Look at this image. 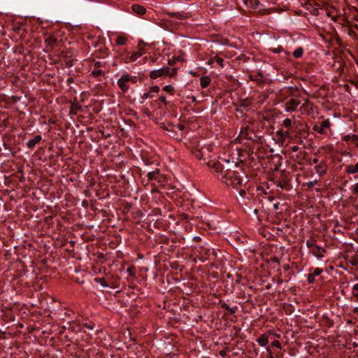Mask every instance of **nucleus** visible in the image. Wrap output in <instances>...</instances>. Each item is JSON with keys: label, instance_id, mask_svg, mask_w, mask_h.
Listing matches in <instances>:
<instances>
[{"label": "nucleus", "instance_id": "72a5a7b5", "mask_svg": "<svg viewBox=\"0 0 358 358\" xmlns=\"http://www.w3.org/2000/svg\"><path fill=\"white\" fill-rule=\"evenodd\" d=\"M163 90L172 94L174 92V87L171 85H168L164 87Z\"/></svg>", "mask_w": 358, "mask_h": 358}, {"label": "nucleus", "instance_id": "9b49d317", "mask_svg": "<svg viewBox=\"0 0 358 358\" xmlns=\"http://www.w3.org/2000/svg\"><path fill=\"white\" fill-rule=\"evenodd\" d=\"M272 336L273 334L270 331H268L261 335V336L257 338V341L259 345L266 346L268 343L270 338Z\"/></svg>", "mask_w": 358, "mask_h": 358}, {"label": "nucleus", "instance_id": "bb28decb", "mask_svg": "<svg viewBox=\"0 0 358 358\" xmlns=\"http://www.w3.org/2000/svg\"><path fill=\"white\" fill-rule=\"evenodd\" d=\"M127 38L125 36L120 35L117 37L115 43L119 45H124L127 43Z\"/></svg>", "mask_w": 358, "mask_h": 358}, {"label": "nucleus", "instance_id": "4be33fe9", "mask_svg": "<svg viewBox=\"0 0 358 358\" xmlns=\"http://www.w3.org/2000/svg\"><path fill=\"white\" fill-rule=\"evenodd\" d=\"M82 108L80 104H79L77 101H74L71 103L70 107V114L76 115L78 111H80Z\"/></svg>", "mask_w": 358, "mask_h": 358}, {"label": "nucleus", "instance_id": "f257e3e1", "mask_svg": "<svg viewBox=\"0 0 358 358\" xmlns=\"http://www.w3.org/2000/svg\"><path fill=\"white\" fill-rule=\"evenodd\" d=\"M212 168L215 172L220 173L221 180L227 186L236 188L248 181L246 177H243V175L245 174L243 169L234 161L224 160L223 163L214 162Z\"/></svg>", "mask_w": 358, "mask_h": 358}, {"label": "nucleus", "instance_id": "39448f33", "mask_svg": "<svg viewBox=\"0 0 358 358\" xmlns=\"http://www.w3.org/2000/svg\"><path fill=\"white\" fill-rule=\"evenodd\" d=\"M291 175L289 172L282 171L277 181V185L282 189L289 190L290 185Z\"/></svg>", "mask_w": 358, "mask_h": 358}, {"label": "nucleus", "instance_id": "680f3d73", "mask_svg": "<svg viewBox=\"0 0 358 358\" xmlns=\"http://www.w3.org/2000/svg\"><path fill=\"white\" fill-rule=\"evenodd\" d=\"M285 268L287 269V268H289V265H287V266H285Z\"/></svg>", "mask_w": 358, "mask_h": 358}, {"label": "nucleus", "instance_id": "ea45409f", "mask_svg": "<svg viewBox=\"0 0 358 358\" xmlns=\"http://www.w3.org/2000/svg\"><path fill=\"white\" fill-rule=\"evenodd\" d=\"M159 92V87L157 85L153 86L150 89V92L157 93Z\"/></svg>", "mask_w": 358, "mask_h": 358}, {"label": "nucleus", "instance_id": "c03bdc74", "mask_svg": "<svg viewBox=\"0 0 358 358\" xmlns=\"http://www.w3.org/2000/svg\"><path fill=\"white\" fill-rule=\"evenodd\" d=\"M266 350H267L268 354V358H274V357H273V352H272V351H271V347H270V346H268V347H267V348H266Z\"/></svg>", "mask_w": 358, "mask_h": 358}, {"label": "nucleus", "instance_id": "79ce46f5", "mask_svg": "<svg viewBox=\"0 0 358 358\" xmlns=\"http://www.w3.org/2000/svg\"><path fill=\"white\" fill-rule=\"evenodd\" d=\"M271 346L272 347H275V348H280V343L278 341H274L272 343H271Z\"/></svg>", "mask_w": 358, "mask_h": 358}, {"label": "nucleus", "instance_id": "a19ab883", "mask_svg": "<svg viewBox=\"0 0 358 358\" xmlns=\"http://www.w3.org/2000/svg\"><path fill=\"white\" fill-rule=\"evenodd\" d=\"M152 94H151L150 91V92H145V93H144V94H143V96H142V99H146L152 98Z\"/></svg>", "mask_w": 358, "mask_h": 358}, {"label": "nucleus", "instance_id": "f3484780", "mask_svg": "<svg viewBox=\"0 0 358 358\" xmlns=\"http://www.w3.org/2000/svg\"><path fill=\"white\" fill-rule=\"evenodd\" d=\"M42 140L41 135H36L34 138L30 139L27 143V147L32 150L36 144L39 143Z\"/></svg>", "mask_w": 358, "mask_h": 358}, {"label": "nucleus", "instance_id": "9d476101", "mask_svg": "<svg viewBox=\"0 0 358 358\" xmlns=\"http://www.w3.org/2000/svg\"><path fill=\"white\" fill-rule=\"evenodd\" d=\"M272 206H273V208L274 210H280V211H279L280 213H282L283 211H285V215H287V214L288 216L289 215V213L288 212V206L286 203H280V201H277L275 203H273L272 204Z\"/></svg>", "mask_w": 358, "mask_h": 358}, {"label": "nucleus", "instance_id": "de8ad7c7", "mask_svg": "<svg viewBox=\"0 0 358 358\" xmlns=\"http://www.w3.org/2000/svg\"><path fill=\"white\" fill-rule=\"evenodd\" d=\"M292 12H295V13H296L297 15H302V14H303V13L302 10H301V9H298V8H297L296 10H294V9L292 8Z\"/></svg>", "mask_w": 358, "mask_h": 358}, {"label": "nucleus", "instance_id": "7ed1b4c3", "mask_svg": "<svg viewBox=\"0 0 358 358\" xmlns=\"http://www.w3.org/2000/svg\"><path fill=\"white\" fill-rule=\"evenodd\" d=\"M306 37L304 35H302L299 33L292 34V48L294 50L292 51V57L294 58H301L304 53V48L301 45V41H305Z\"/></svg>", "mask_w": 358, "mask_h": 358}, {"label": "nucleus", "instance_id": "2eb2a0df", "mask_svg": "<svg viewBox=\"0 0 358 358\" xmlns=\"http://www.w3.org/2000/svg\"><path fill=\"white\" fill-rule=\"evenodd\" d=\"M102 66V64L101 62H96L94 65V69L92 71V75L94 78H98L100 76H103L104 73L100 69Z\"/></svg>", "mask_w": 358, "mask_h": 358}, {"label": "nucleus", "instance_id": "5701e85b", "mask_svg": "<svg viewBox=\"0 0 358 358\" xmlns=\"http://www.w3.org/2000/svg\"><path fill=\"white\" fill-rule=\"evenodd\" d=\"M159 176V170L156 169L155 171L148 172L147 174V177L149 180H158V176Z\"/></svg>", "mask_w": 358, "mask_h": 358}, {"label": "nucleus", "instance_id": "bf43d9fd", "mask_svg": "<svg viewBox=\"0 0 358 358\" xmlns=\"http://www.w3.org/2000/svg\"><path fill=\"white\" fill-rule=\"evenodd\" d=\"M292 96H294V87H292Z\"/></svg>", "mask_w": 358, "mask_h": 358}, {"label": "nucleus", "instance_id": "20e7f679", "mask_svg": "<svg viewBox=\"0 0 358 358\" xmlns=\"http://www.w3.org/2000/svg\"><path fill=\"white\" fill-rule=\"evenodd\" d=\"M299 149L298 145H292V153L297 152ZM294 157L292 154V173L298 169L301 170L306 162L305 153L301 151L299 154H296V159H294ZM292 176H294L293 174ZM294 176H296V180H298L299 173H296Z\"/></svg>", "mask_w": 358, "mask_h": 358}, {"label": "nucleus", "instance_id": "37998d69", "mask_svg": "<svg viewBox=\"0 0 358 358\" xmlns=\"http://www.w3.org/2000/svg\"><path fill=\"white\" fill-rule=\"evenodd\" d=\"M227 349H224L222 350H220V352H219V355L222 357H225L227 356Z\"/></svg>", "mask_w": 358, "mask_h": 358}, {"label": "nucleus", "instance_id": "423d86ee", "mask_svg": "<svg viewBox=\"0 0 358 358\" xmlns=\"http://www.w3.org/2000/svg\"><path fill=\"white\" fill-rule=\"evenodd\" d=\"M129 81L134 80L129 74H124L117 80V85L122 90V92H126L128 90L129 85L127 83Z\"/></svg>", "mask_w": 358, "mask_h": 358}, {"label": "nucleus", "instance_id": "c85d7f7f", "mask_svg": "<svg viewBox=\"0 0 358 358\" xmlns=\"http://www.w3.org/2000/svg\"><path fill=\"white\" fill-rule=\"evenodd\" d=\"M94 281L100 284L103 287H109L108 284L107 283V282L104 278H95Z\"/></svg>", "mask_w": 358, "mask_h": 358}, {"label": "nucleus", "instance_id": "393cba45", "mask_svg": "<svg viewBox=\"0 0 358 358\" xmlns=\"http://www.w3.org/2000/svg\"><path fill=\"white\" fill-rule=\"evenodd\" d=\"M346 173L354 174L358 172V162L355 165H348L345 169Z\"/></svg>", "mask_w": 358, "mask_h": 358}, {"label": "nucleus", "instance_id": "f03ea898", "mask_svg": "<svg viewBox=\"0 0 358 358\" xmlns=\"http://www.w3.org/2000/svg\"><path fill=\"white\" fill-rule=\"evenodd\" d=\"M295 134L294 137L292 136V143H303V138H305L307 135L306 123L300 120L294 119L292 122V134Z\"/></svg>", "mask_w": 358, "mask_h": 358}, {"label": "nucleus", "instance_id": "0eeeda50", "mask_svg": "<svg viewBox=\"0 0 358 358\" xmlns=\"http://www.w3.org/2000/svg\"><path fill=\"white\" fill-rule=\"evenodd\" d=\"M208 148H199L196 147L193 150V154L198 159H206L209 154Z\"/></svg>", "mask_w": 358, "mask_h": 358}, {"label": "nucleus", "instance_id": "5fc2aeb1", "mask_svg": "<svg viewBox=\"0 0 358 358\" xmlns=\"http://www.w3.org/2000/svg\"><path fill=\"white\" fill-rule=\"evenodd\" d=\"M191 99H192V102H196V98L194 96H191Z\"/></svg>", "mask_w": 358, "mask_h": 358}, {"label": "nucleus", "instance_id": "13d9d810", "mask_svg": "<svg viewBox=\"0 0 358 358\" xmlns=\"http://www.w3.org/2000/svg\"><path fill=\"white\" fill-rule=\"evenodd\" d=\"M353 27L358 29V25L357 24H354Z\"/></svg>", "mask_w": 358, "mask_h": 358}, {"label": "nucleus", "instance_id": "864d4df0", "mask_svg": "<svg viewBox=\"0 0 358 358\" xmlns=\"http://www.w3.org/2000/svg\"><path fill=\"white\" fill-rule=\"evenodd\" d=\"M313 162L314 164H315L316 165H317L320 162H319V159H318L315 158V159H313Z\"/></svg>", "mask_w": 358, "mask_h": 358}, {"label": "nucleus", "instance_id": "2f4dec72", "mask_svg": "<svg viewBox=\"0 0 358 358\" xmlns=\"http://www.w3.org/2000/svg\"><path fill=\"white\" fill-rule=\"evenodd\" d=\"M317 245L316 244V241L314 240V239H310V240H307L306 241V245L307 247L310 249V250L315 245Z\"/></svg>", "mask_w": 358, "mask_h": 358}, {"label": "nucleus", "instance_id": "cd10ccee", "mask_svg": "<svg viewBox=\"0 0 358 358\" xmlns=\"http://www.w3.org/2000/svg\"><path fill=\"white\" fill-rule=\"evenodd\" d=\"M307 3V0H292V8H298L299 6H304Z\"/></svg>", "mask_w": 358, "mask_h": 358}, {"label": "nucleus", "instance_id": "a878e982", "mask_svg": "<svg viewBox=\"0 0 358 358\" xmlns=\"http://www.w3.org/2000/svg\"><path fill=\"white\" fill-rule=\"evenodd\" d=\"M211 81V78L209 76H202L200 78V85L202 88L208 87Z\"/></svg>", "mask_w": 358, "mask_h": 358}, {"label": "nucleus", "instance_id": "58836bf2", "mask_svg": "<svg viewBox=\"0 0 358 358\" xmlns=\"http://www.w3.org/2000/svg\"><path fill=\"white\" fill-rule=\"evenodd\" d=\"M292 111L295 110V108L300 104V101H296L294 99H292Z\"/></svg>", "mask_w": 358, "mask_h": 358}, {"label": "nucleus", "instance_id": "e433bc0d", "mask_svg": "<svg viewBox=\"0 0 358 358\" xmlns=\"http://www.w3.org/2000/svg\"><path fill=\"white\" fill-rule=\"evenodd\" d=\"M176 71H177V69H176V68H174V69L169 68V73H168L167 76H169L170 77L175 76V75L176 74Z\"/></svg>", "mask_w": 358, "mask_h": 358}, {"label": "nucleus", "instance_id": "49530a36", "mask_svg": "<svg viewBox=\"0 0 358 358\" xmlns=\"http://www.w3.org/2000/svg\"><path fill=\"white\" fill-rule=\"evenodd\" d=\"M352 193L354 194H358V182L355 185L352 189Z\"/></svg>", "mask_w": 358, "mask_h": 358}, {"label": "nucleus", "instance_id": "6ab92c4d", "mask_svg": "<svg viewBox=\"0 0 358 358\" xmlns=\"http://www.w3.org/2000/svg\"><path fill=\"white\" fill-rule=\"evenodd\" d=\"M252 133H250V129L248 127H244L241 129L239 136L245 139L251 140Z\"/></svg>", "mask_w": 358, "mask_h": 358}, {"label": "nucleus", "instance_id": "dca6fc26", "mask_svg": "<svg viewBox=\"0 0 358 358\" xmlns=\"http://www.w3.org/2000/svg\"><path fill=\"white\" fill-rule=\"evenodd\" d=\"M316 173L320 176H322L327 173V166L326 164L321 161L317 165L315 166Z\"/></svg>", "mask_w": 358, "mask_h": 358}, {"label": "nucleus", "instance_id": "052dcab7", "mask_svg": "<svg viewBox=\"0 0 358 358\" xmlns=\"http://www.w3.org/2000/svg\"><path fill=\"white\" fill-rule=\"evenodd\" d=\"M348 138H349V136H346L345 137V139H348Z\"/></svg>", "mask_w": 358, "mask_h": 358}, {"label": "nucleus", "instance_id": "473e14b6", "mask_svg": "<svg viewBox=\"0 0 358 358\" xmlns=\"http://www.w3.org/2000/svg\"><path fill=\"white\" fill-rule=\"evenodd\" d=\"M213 62H216L221 67L223 66L224 60L222 58L215 56L211 59Z\"/></svg>", "mask_w": 358, "mask_h": 358}, {"label": "nucleus", "instance_id": "b1692460", "mask_svg": "<svg viewBox=\"0 0 358 358\" xmlns=\"http://www.w3.org/2000/svg\"><path fill=\"white\" fill-rule=\"evenodd\" d=\"M45 43L47 46L53 48L57 44V39L53 36H50L45 39Z\"/></svg>", "mask_w": 358, "mask_h": 358}, {"label": "nucleus", "instance_id": "6e6552de", "mask_svg": "<svg viewBox=\"0 0 358 358\" xmlns=\"http://www.w3.org/2000/svg\"><path fill=\"white\" fill-rule=\"evenodd\" d=\"M168 73H169V67H163L150 71V77L152 79H157L159 77L167 76Z\"/></svg>", "mask_w": 358, "mask_h": 358}, {"label": "nucleus", "instance_id": "a211bd4d", "mask_svg": "<svg viewBox=\"0 0 358 358\" xmlns=\"http://www.w3.org/2000/svg\"><path fill=\"white\" fill-rule=\"evenodd\" d=\"M131 9L135 13L140 15H143L146 13L145 7L139 4H134L131 6Z\"/></svg>", "mask_w": 358, "mask_h": 358}, {"label": "nucleus", "instance_id": "603ef678", "mask_svg": "<svg viewBox=\"0 0 358 358\" xmlns=\"http://www.w3.org/2000/svg\"><path fill=\"white\" fill-rule=\"evenodd\" d=\"M66 81H67V83H68L69 84L72 83H73V78L72 77H70V78H69L67 79V80H66Z\"/></svg>", "mask_w": 358, "mask_h": 358}, {"label": "nucleus", "instance_id": "6e6d98bb", "mask_svg": "<svg viewBox=\"0 0 358 358\" xmlns=\"http://www.w3.org/2000/svg\"><path fill=\"white\" fill-rule=\"evenodd\" d=\"M268 200H269L271 202H272L273 201H274V200H275V199H274L273 197L271 196H268Z\"/></svg>", "mask_w": 358, "mask_h": 358}, {"label": "nucleus", "instance_id": "1a4fd4ad", "mask_svg": "<svg viewBox=\"0 0 358 358\" xmlns=\"http://www.w3.org/2000/svg\"><path fill=\"white\" fill-rule=\"evenodd\" d=\"M330 127V122L328 119L322 121L320 124H316L313 126V129L321 134L326 133V130Z\"/></svg>", "mask_w": 358, "mask_h": 358}, {"label": "nucleus", "instance_id": "8fccbe9b", "mask_svg": "<svg viewBox=\"0 0 358 358\" xmlns=\"http://www.w3.org/2000/svg\"><path fill=\"white\" fill-rule=\"evenodd\" d=\"M289 104H291V101H288L286 103L287 110H289L291 109V106H289Z\"/></svg>", "mask_w": 358, "mask_h": 358}, {"label": "nucleus", "instance_id": "ddd939ff", "mask_svg": "<svg viewBox=\"0 0 358 358\" xmlns=\"http://www.w3.org/2000/svg\"><path fill=\"white\" fill-rule=\"evenodd\" d=\"M276 136H278V141H280L282 143H283L287 139H288L287 143L289 142L290 136L289 129H287L286 131L280 129L277 131Z\"/></svg>", "mask_w": 358, "mask_h": 358}, {"label": "nucleus", "instance_id": "7c9ffc66", "mask_svg": "<svg viewBox=\"0 0 358 358\" xmlns=\"http://www.w3.org/2000/svg\"><path fill=\"white\" fill-rule=\"evenodd\" d=\"M352 294L353 296L356 298V300L358 301V283L355 284L352 289Z\"/></svg>", "mask_w": 358, "mask_h": 358}, {"label": "nucleus", "instance_id": "3c124183", "mask_svg": "<svg viewBox=\"0 0 358 358\" xmlns=\"http://www.w3.org/2000/svg\"><path fill=\"white\" fill-rule=\"evenodd\" d=\"M282 47H278L277 49H273V52H280L282 50Z\"/></svg>", "mask_w": 358, "mask_h": 358}, {"label": "nucleus", "instance_id": "f704fd0d", "mask_svg": "<svg viewBox=\"0 0 358 358\" xmlns=\"http://www.w3.org/2000/svg\"><path fill=\"white\" fill-rule=\"evenodd\" d=\"M278 10H289V5H283L282 1L280 2L278 4Z\"/></svg>", "mask_w": 358, "mask_h": 358}, {"label": "nucleus", "instance_id": "c756f323", "mask_svg": "<svg viewBox=\"0 0 358 358\" xmlns=\"http://www.w3.org/2000/svg\"><path fill=\"white\" fill-rule=\"evenodd\" d=\"M170 15L180 20H182L187 17V14L183 13H171Z\"/></svg>", "mask_w": 358, "mask_h": 358}, {"label": "nucleus", "instance_id": "e2e57ef3", "mask_svg": "<svg viewBox=\"0 0 358 358\" xmlns=\"http://www.w3.org/2000/svg\"><path fill=\"white\" fill-rule=\"evenodd\" d=\"M357 296H358V295H357Z\"/></svg>", "mask_w": 358, "mask_h": 358}, {"label": "nucleus", "instance_id": "4c0bfd02", "mask_svg": "<svg viewBox=\"0 0 358 358\" xmlns=\"http://www.w3.org/2000/svg\"><path fill=\"white\" fill-rule=\"evenodd\" d=\"M283 125L288 129L291 126V120L288 118L285 119L283 121Z\"/></svg>", "mask_w": 358, "mask_h": 358}, {"label": "nucleus", "instance_id": "09e8293b", "mask_svg": "<svg viewBox=\"0 0 358 358\" xmlns=\"http://www.w3.org/2000/svg\"><path fill=\"white\" fill-rule=\"evenodd\" d=\"M239 194L241 196L244 197L246 194V192L244 189H241Z\"/></svg>", "mask_w": 358, "mask_h": 358}, {"label": "nucleus", "instance_id": "aec40b11", "mask_svg": "<svg viewBox=\"0 0 358 358\" xmlns=\"http://www.w3.org/2000/svg\"><path fill=\"white\" fill-rule=\"evenodd\" d=\"M143 51L142 49H140L139 51H138V52H133L132 54L129 57H128L126 62L128 63V62L136 61L138 58L141 57L143 55Z\"/></svg>", "mask_w": 358, "mask_h": 358}, {"label": "nucleus", "instance_id": "f8f14e48", "mask_svg": "<svg viewBox=\"0 0 358 358\" xmlns=\"http://www.w3.org/2000/svg\"><path fill=\"white\" fill-rule=\"evenodd\" d=\"M310 252L318 259H321L324 257L326 253V250L317 245H315L310 250Z\"/></svg>", "mask_w": 358, "mask_h": 358}, {"label": "nucleus", "instance_id": "412c9836", "mask_svg": "<svg viewBox=\"0 0 358 358\" xmlns=\"http://www.w3.org/2000/svg\"><path fill=\"white\" fill-rule=\"evenodd\" d=\"M219 304L220 305V307L223 309H225L229 311V313L231 315L234 314L237 310V306H234L233 308H230L227 303L222 301H220Z\"/></svg>", "mask_w": 358, "mask_h": 358}, {"label": "nucleus", "instance_id": "a18cd8bd", "mask_svg": "<svg viewBox=\"0 0 358 358\" xmlns=\"http://www.w3.org/2000/svg\"><path fill=\"white\" fill-rule=\"evenodd\" d=\"M160 101L163 102L165 105L168 104V101H166V98L164 96H161L159 99Z\"/></svg>", "mask_w": 358, "mask_h": 358}, {"label": "nucleus", "instance_id": "c9c22d12", "mask_svg": "<svg viewBox=\"0 0 358 358\" xmlns=\"http://www.w3.org/2000/svg\"><path fill=\"white\" fill-rule=\"evenodd\" d=\"M134 270H135V267L134 266H129L127 271L129 273V275L131 276H134L135 275V272H134Z\"/></svg>", "mask_w": 358, "mask_h": 358}, {"label": "nucleus", "instance_id": "4468645a", "mask_svg": "<svg viewBox=\"0 0 358 358\" xmlns=\"http://www.w3.org/2000/svg\"><path fill=\"white\" fill-rule=\"evenodd\" d=\"M323 272V269L320 268H315L312 273H308L307 276V281L311 284L315 282V277L319 276Z\"/></svg>", "mask_w": 358, "mask_h": 358}, {"label": "nucleus", "instance_id": "4d7b16f0", "mask_svg": "<svg viewBox=\"0 0 358 358\" xmlns=\"http://www.w3.org/2000/svg\"><path fill=\"white\" fill-rule=\"evenodd\" d=\"M315 183H316V181L314 182H310L309 185L313 186Z\"/></svg>", "mask_w": 358, "mask_h": 358}]
</instances>
